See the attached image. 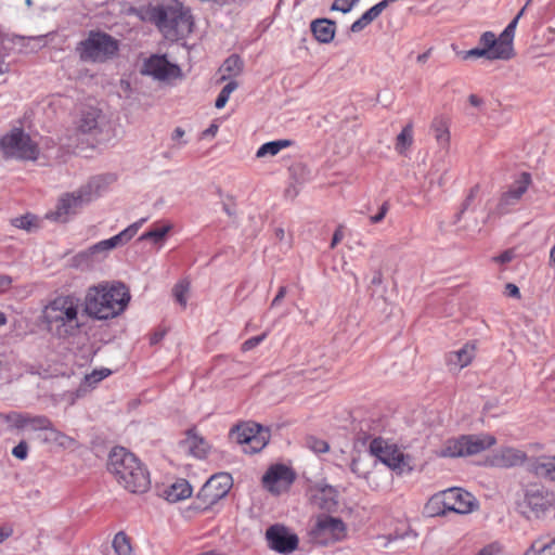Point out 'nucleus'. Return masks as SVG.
Returning a JSON list of instances; mask_svg holds the SVG:
<instances>
[{"label":"nucleus","instance_id":"22","mask_svg":"<svg viewBox=\"0 0 555 555\" xmlns=\"http://www.w3.org/2000/svg\"><path fill=\"white\" fill-rule=\"evenodd\" d=\"M181 447L189 455L196 459H205L210 450L209 443L198 435L195 428L186 431L185 438L181 441Z\"/></svg>","mask_w":555,"mask_h":555},{"label":"nucleus","instance_id":"55","mask_svg":"<svg viewBox=\"0 0 555 555\" xmlns=\"http://www.w3.org/2000/svg\"><path fill=\"white\" fill-rule=\"evenodd\" d=\"M218 129H219V127L217 124H211L206 130L203 131L202 138H207V137L214 138L217 134Z\"/></svg>","mask_w":555,"mask_h":555},{"label":"nucleus","instance_id":"9","mask_svg":"<svg viewBox=\"0 0 555 555\" xmlns=\"http://www.w3.org/2000/svg\"><path fill=\"white\" fill-rule=\"evenodd\" d=\"M495 438L491 435L481 436H461L459 438L448 439L442 448L437 452L440 457L468 456L482 452L494 446Z\"/></svg>","mask_w":555,"mask_h":555},{"label":"nucleus","instance_id":"50","mask_svg":"<svg viewBox=\"0 0 555 555\" xmlns=\"http://www.w3.org/2000/svg\"><path fill=\"white\" fill-rule=\"evenodd\" d=\"M350 469L353 474H356L358 477H361V478H365L367 479L369 478V475L367 473L365 472H362L360 469V460L359 459H353L351 464H350Z\"/></svg>","mask_w":555,"mask_h":555},{"label":"nucleus","instance_id":"29","mask_svg":"<svg viewBox=\"0 0 555 555\" xmlns=\"http://www.w3.org/2000/svg\"><path fill=\"white\" fill-rule=\"evenodd\" d=\"M524 555H555V537L534 540Z\"/></svg>","mask_w":555,"mask_h":555},{"label":"nucleus","instance_id":"49","mask_svg":"<svg viewBox=\"0 0 555 555\" xmlns=\"http://www.w3.org/2000/svg\"><path fill=\"white\" fill-rule=\"evenodd\" d=\"M514 256V251L508 249L503 251L501 255L493 257V261L498 263H507L513 260Z\"/></svg>","mask_w":555,"mask_h":555},{"label":"nucleus","instance_id":"11","mask_svg":"<svg viewBox=\"0 0 555 555\" xmlns=\"http://www.w3.org/2000/svg\"><path fill=\"white\" fill-rule=\"evenodd\" d=\"M232 440L243 446L245 453L261 451L268 443L270 434L267 428L254 422H245L236 425L230 431Z\"/></svg>","mask_w":555,"mask_h":555},{"label":"nucleus","instance_id":"40","mask_svg":"<svg viewBox=\"0 0 555 555\" xmlns=\"http://www.w3.org/2000/svg\"><path fill=\"white\" fill-rule=\"evenodd\" d=\"M12 224L15 228L30 231L33 228L38 227V219L35 216L27 214L25 216L14 218L12 220Z\"/></svg>","mask_w":555,"mask_h":555},{"label":"nucleus","instance_id":"51","mask_svg":"<svg viewBox=\"0 0 555 555\" xmlns=\"http://www.w3.org/2000/svg\"><path fill=\"white\" fill-rule=\"evenodd\" d=\"M343 238H344L343 225H339L333 234V238L331 242V248H335L341 242Z\"/></svg>","mask_w":555,"mask_h":555},{"label":"nucleus","instance_id":"7","mask_svg":"<svg viewBox=\"0 0 555 555\" xmlns=\"http://www.w3.org/2000/svg\"><path fill=\"white\" fill-rule=\"evenodd\" d=\"M0 150L4 158L35 162L40 155L37 142L22 128H13L4 134L0 140Z\"/></svg>","mask_w":555,"mask_h":555},{"label":"nucleus","instance_id":"2","mask_svg":"<svg viewBox=\"0 0 555 555\" xmlns=\"http://www.w3.org/2000/svg\"><path fill=\"white\" fill-rule=\"evenodd\" d=\"M143 22L155 24L167 38H176L192 31L190 10L178 0H168L162 5H146L133 10Z\"/></svg>","mask_w":555,"mask_h":555},{"label":"nucleus","instance_id":"3","mask_svg":"<svg viewBox=\"0 0 555 555\" xmlns=\"http://www.w3.org/2000/svg\"><path fill=\"white\" fill-rule=\"evenodd\" d=\"M129 300V289L122 283L102 282L88 288L85 311L93 319L107 320L124 312Z\"/></svg>","mask_w":555,"mask_h":555},{"label":"nucleus","instance_id":"32","mask_svg":"<svg viewBox=\"0 0 555 555\" xmlns=\"http://www.w3.org/2000/svg\"><path fill=\"white\" fill-rule=\"evenodd\" d=\"M413 144V125L410 122L403 127L396 138L395 149L398 154H404Z\"/></svg>","mask_w":555,"mask_h":555},{"label":"nucleus","instance_id":"28","mask_svg":"<svg viewBox=\"0 0 555 555\" xmlns=\"http://www.w3.org/2000/svg\"><path fill=\"white\" fill-rule=\"evenodd\" d=\"M25 428H30L34 431L53 430L55 433L56 439L57 438H61L62 440L67 439V437L65 435L54 430L52 422L47 416H43V415L33 416V415L26 413Z\"/></svg>","mask_w":555,"mask_h":555},{"label":"nucleus","instance_id":"33","mask_svg":"<svg viewBox=\"0 0 555 555\" xmlns=\"http://www.w3.org/2000/svg\"><path fill=\"white\" fill-rule=\"evenodd\" d=\"M431 129L434 131L437 142L442 146H448L450 143L449 124L443 118H436L433 121Z\"/></svg>","mask_w":555,"mask_h":555},{"label":"nucleus","instance_id":"18","mask_svg":"<svg viewBox=\"0 0 555 555\" xmlns=\"http://www.w3.org/2000/svg\"><path fill=\"white\" fill-rule=\"evenodd\" d=\"M141 73L160 81L178 79L182 76L178 65L170 63L165 55L156 54L144 62Z\"/></svg>","mask_w":555,"mask_h":555},{"label":"nucleus","instance_id":"25","mask_svg":"<svg viewBox=\"0 0 555 555\" xmlns=\"http://www.w3.org/2000/svg\"><path fill=\"white\" fill-rule=\"evenodd\" d=\"M192 495V487L186 479H178L165 491L164 496L168 502L175 503Z\"/></svg>","mask_w":555,"mask_h":555},{"label":"nucleus","instance_id":"53","mask_svg":"<svg viewBox=\"0 0 555 555\" xmlns=\"http://www.w3.org/2000/svg\"><path fill=\"white\" fill-rule=\"evenodd\" d=\"M12 279L9 275H0V293L8 291L11 287Z\"/></svg>","mask_w":555,"mask_h":555},{"label":"nucleus","instance_id":"24","mask_svg":"<svg viewBox=\"0 0 555 555\" xmlns=\"http://www.w3.org/2000/svg\"><path fill=\"white\" fill-rule=\"evenodd\" d=\"M101 115V109L96 107L88 106L82 108L77 120V129L82 133H91L98 129Z\"/></svg>","mask_w":555,"mask_h":555},{"label":"nucleus","instance_id":"16","mask_svg":"<svg viewBox=\"0 0 555 555\" xmlns=\"http://www.w3.org/2000/svg\"><path fill=\"white\" fill-rule=\"evenodd\" d=\"M525 504L535 517H541L555 507V494L543 486L531 485L526 489Z\"/></svg>","mask_w":555,"mask_h":555},{"label":"nucleus","instance_id":"57","mask_svg":"<svg viewBox=\"0 0 555 555\" xmlns=\"http://www.w3.org/2000/svg\"><path fill=\"white\" fill-rule=\"evenodd\" d=\"M13 530L11 528H0V543H2L5 539L11 537Z\"/></svg>","mask_w":555,"mask_h":555},{"label":"nucleus","instance_id":"38","mask_svg":"<svg viewBox=\"0 0 555 555\" xmlns=\"http://www.w3.org/2000/svg\"><path fill=\"white\" fill-rule=\"evenodd\" d=\"M389 0H383L377 4L373 5L371 9L365 11L360 17L362 21L370 25L374 20H376L382 12L388 7Z\"/></svg>","mask_w":555,"mask_h":555},{"label":"nucleus","instance_id":"23","mask_svg":"<svg viewBox=\"0 0 555 555\" xmlns=\"http://www.w3.org/2000/svg\"><path fill=\"white\" fill-rule=\"evenodd\" d=\"M531 182L532 180L530 173L522 172L503 194L501 198L502 203L505 205H513L517 203L527 192Z\"/></svg>","mask_w":555,"mask_h":555},{"label":"nucleus","instance_id":"34","mask_svg":"<svg viewBox=\"0 0 555 555\" xmlns=\"http://www.w3.org/2000/svg\"><path fill=\"white\" fill-rule=\"evenodd\" d=\"M113 548L117 555H131L132 546L125 532L116 533L113 540Z\"/></svg>","mask_w":555,"mask_h":555},{"label":"nucleus","instance_id":"59","mask_svg":"<svg viewBox=\"0 0 555 555\" xmlns=\"http://www.w3.org/2000/svg\"><path fill=\"white\" fill-rule=\"evenodd\" d=\"M468 102L476 107L482 104V100L476 94H470L468 98Z\"/></svg>","mask_w":555,"mask_h":555},{"label":"nucleus","instance_id":"20","mask_svg":"<svg viewBox=\"0 0 555 555\" xmlns=\"http://www.w3.org/2000/svg\"><path fill=\"white\" fill-rule=\"evenodd\" d=\"M476 341H467L459 350L450 351L444 360L449 371H461L468 366L476 357Z\"/></svg>","mask_w":555,"mask_h":555},{"label":"nucleus","instance_id":"44","mask_svg":"<svg viewBox=\"0 0 555 555\" xmlns=\"http://www.w3.org/2000/svg\"><path fill=\"white\" fill-rule=\"evenodd\" d=\"M268 336V332L262 333L261 335L254 336L248 338L242 344L243 351H249L261 344Z\"/></svg>","mask_w":555,"mask_h":555},{"label":"nucleus","instance_id":"14","mask_svg":"<svg viewBox=\"0 0 555 555\" xmlns=\"http://www.w3.org/2000/svg\"><path fill=\"white\" fill-rule=\"evenodd\" d=\"M295 479L296 474L291 467L284 464H274L267 469L261 482L262 487L271 494L280 495L288 491Z\"/></svg>","mask_w":555,"mask_h":555},{"label":"nucleus","instance_id":"17","mask_svg":"<svg viewBox=\"0 0 555 555\" xmlns=\"http://www.w3.org/2000/svg\"><path fill=\"white\" fill-rule=\"evenodd\" d=\"M370 453L391 469H402L404 455L395 444L382 437L374 438L370 443Z\"/></svg>","mask_w":555,"mask_h":555},{"label":"nucleus","instance_id":"31","mask_svg":"<svg viewBox=\"0 0 555 555\" xmlns=\"http://www.w3.org/2000/svg\"><path fill=\"white\" fill-rule=\"evenodd\" d=\"M243 69V62L236 54L230 55L221 65V80H227L232 77H236Z\"/></svg>","mask_w":555,"mask_h":555},{"label":"nucleus","instance_id":"8","mask_svg":"<svg viewBox=\"0 0 555 555\" xmlns=\"http://www.w3.org/2000/svg\"><path fill=\"white\" fill-rule=\"evenodd\" d=\"M95 197L96 193L90 183L82 185L74 192L63 194L59 198L55 208L47 214V218L59 222H67L72 216L76 215Z\"/></svg>","mask_w":555,"mask_h":555},{"label":"nucleus","instance_id":"13","mask_svg":"<svg viewBox=\"0 0 555 555\" xmlns=\"http://www.w3.org/2000/svg\"><path fill=\"white\" fill-rule=\"evenodd\" d=\"M347 537V527L340 518L320 516L312 530L313 540L322 545L343 541Z\"/></svg>","mask_w":555,"mask_h":555},{"label":"nucleus","instance_id":"48","mask_svg":"<svg viewBox=\"0 0 555 555\" xmlns=\"http://www.w3.org/2000/svg\"><path fill=\"white\" fill-rule=\"evenodd\" d=\"M388 209H389L388 203H384L380 206L378 214H376L370 218L371 223L375 224V223L380 222L386 217Z\"/></svg>","mask_w":555,"mask_h":555},{"label":"nucleus","instance_id":"45","mask_svg":"<svg viewBox=\"0 0 555 555\" xmlns=\"http://www.w3.org/2000/svg\"><path fill=\"white\" fill-rule=\"evenodd\" d=\"M111 370L108 369H100V370H94L91 374L87 375L86 378L89 383H99L101 382L102 379L106 378L107 376L111 375Z\"/></svg>","mask_w":555,"mask_h":555},{"label":"nucleus","instance_id":"47","mask_svg":"<svg viewBox=\"0 0 555 555\" xmlns=\"http://www.w3.org/2000/svg\"><path fill=\"white\" fill-rule=\"evenodd\" d=\"M12 454L18 460H25L28 455V446L25 441H21L12 450Z\"/></svg>","mask_w":555,"mask_h":555},{"label":"nucleus","instance_id":"4","mask_svg":"<svg viewBox=\"0 0 555 555\" xmlns=\"http://www.w3.org/2000/svg\"><path fill=\"white\" fill-rule=\"evenodd\" d=\"M107 469L116 481L131 493H144L150 489L151 480L147 469L125 448L112 450Z\"/></svg>","mask_w":555,"mask_h":555},{"label":"nucleus","instance_id":"6","mask_svg":"<svg viewBox=\"0 0 555 555\" xmlns=\"http://www.w3.org/2000/svg\"><path fill=\"white\" fill-rule=\"evenodd\" d=\"M118 49V40L102 31H90L77 47L80 59L92 63H103L113 59Z\"/></svg>","mask_w":555,"mask_h":555},{"label":"nucleus","instance_id":"60","mask_svg":"<svg viewBox=\"0 0 555 555\" xmlns=\"http://www.w3.org/2000/svg\"><path fill=\"white\" fill-rule=\"evenodd\" d=\"M164 337V333H154L152 336H151V344L154 345V344H157L159 343Z\"/></svg>","mask_w":555,"mask_h":555},{"label":"nucleus","instance_id":"64","mask_svg":"<svg viewBox=\"0 0 555 555\" xmlns=\"http://www.w3.org/2000/svg\"><path fill=\"white\" fill-rule=\"evenodd\" d=\"M7 323V318L3 312H0V326L4 325Z\"/></svg>","mask_w":555,"mask_h":555},{"label":"nucleus","instance_id":"36","mask_svg":"<svg viewBox=\"0 0 555 555\" xmlns=\"http://www.w3.org/2000/svg\"><path fill=\"white\" fill-rule=\"evenodd\" d=\"M170 229H171L170 224H165L162 227H154L153 229L143 233L140 236V240L141 241L151 240V241L157 243L166 236V234L170 231Z\"/></svg>","mask_w":555,"mask_h":555},{"label":"nucleus","instance_id":"1","mask_svg":"<svg viewBox=\"0 0 555 555\" xmlns=\"http://www.w3.org/2000/svg\"><path fill=\"white\" fill-rule=\"evenodd\" d=\"M81 319V301L74 294H61L42 309V322L48 332L59 339L77 336L85 325Z\"/></svg>","mask_w":555,"mask_h":555},{"label":"nucleus","instance_id":"27","mask_svg":"<svg viewBox=\"0 0 555 555\" xmlns=\"http://www.w3.org/2000/svg\"><path fill=\"white\" fill-rule=\"evenodd\" d=\"M529 469L537 476L555 481V457H538L530 463Z\"/></svg>","mask_w":555,"mask_h":555},{"label":"nucleus","instance_id":"63","mask_svg":"<svg viewBox=\"0 0 555 555\" xmlns=\"http://www.w3.org/2000/svg\"><path fill=\"white\" fill-rule=\"evenodd\" d=\"M428 54H429V51L424 53V54L418 55L417 61L418 62H425L426 59L428 57Z\"/></svg>","mask_w":555,"mask_h":555},{"label":"nucleus","instance_id":"61","mask_svg":"<svg viewBox=\"0 0 555 555\" xmlns=\"http://www.w3.org/2000/svg\"><path fill=\"white\" fill-rule=\"evenodd\" d=\"M8 72V65L5 64L3 57L0 56V75H3Z\"/></svg>","mask_w":555,"mask_h":555},{"label":"nucleus","instance_id":"52","mask_svg":"<svg viewBox=\"0 0 555 555\" xmlns=\"http://www.w3.org/2000/svg\"><path fill=\"white\" fill-rule=\"evenodd\" d=\"M505 293L507 296L509 297H514V298H520V292H519V288L517 287V285L513 284V283H507L506 286H505Z\"/></svg>","mask_w":555,"mask_h":555},{"label":"nucleus","instance_id":"5","mask_svg":"<svg viewBox=\"0 0 555 555\" xmlns=\"http://www.w3.org/2000/svg\"><path fill=\"white\" fill-rule=\"evenodd\" d=\"M521 10L517 16L496 36L493 31H485L479 38V46L467 51H460L463 60L483 57L488 61L503 60L508 61L515 56L514 36Z\"/></svg>","mask_w":555,"mask_h":555},{"label":"nucleus","instance_id":"43","mask_svg":"<svg viewBox=\"0 0 555 555\" xmlns=\"http://www.w3.org/2000/svg\"><path fill=\"white\" fill-rule=\"evenodd\" d=\"M360 0H335L331 7L333 11L348 13Z\"/></svg>","mask_w":555,"mask_h":555},{"label":"nucleus","instance_id":"12","mask_svg":"<svg viewBox=\"0 0 555 555\" xmlns=\"http://www.w3.org/2000/svg\"><path fill=\"white\" fill-rule=\"evenodd\" d=\"M429 505H442V509L435 512L437 515L446 514L447 512L468 514L474 511L476 503L469 492L461 488H450L434 495L429 501Z\"/></svg>","mask_w":555,"mask_h":555},{"label":"nucleus","instance_id":"19","mask_svg":"<svg viewBox=\"0 0 555 555\" xmlns=\"http://www.w3.org/2000/svg\"><path fill=\"white\" fill-rule=\"evenodd\" d=\"M145 221H146V218H142L139 221L130 224L127 229H125L117 235H115L108 240H103V241L92 245L87 250V255L92 256V255H95L99 253H106V251H109V250L116 248L117 246L126 244L138 233L139 229L142 227V224Z\"/></svg>","mask_w":555,"mask_h":555},{"label":"nucleus","instance_id":"10","mask_svg":"<svg viewBox=\"0 0 555 555\" xmlns=\"http://www.w3.org/2000/svg\"><path fill=\"white\" fill-rule=\"evenodd\" d=\"M233 486V479L228 473L212 475L199 490L194 508L206 511L223 499Z\"/></svg>","mask_w":555,"mask_h":555},{"label":"nucleus","instance_id":"15","mask_svg":"<svg viewBox=\"0 0 555 555\" xmlns=\"http://www.w3.org/2000/svg\"><path fill=\"white\" fill-rule=\"evenodd\" d=\"M266 540L271 550L285 555L293 553L299 544L297 534L280 524L272 525L267 529Z\"/></svg>","mask_w":555,"mask_h":555},{"label":"nucleus","instance_id":"62","mask_svg":"<svg viewBox=\"0 0 555 555\" xmlns=\"http://www.w3.org/2000/svg\"><path fill=\"white\" fill-rule=\"evenodd\" d=\"M550 261L555 263V245L550 250Z\"/></svg>","mask_w":555,"mask_h":555},{"label":"nucleus","instance_id":"30","mask_svg":"<svg viewBox=\"0 0 555 555\" xmlns=\"http://www.w3.org/2000/svg\"><path fill=\"white\" fill-rule=\"evenodd\" d=\"M293 145L292 140L283 139V140H276V141H270L267 143H263L256 152L257 158H263L266 156H275L278 155L282 150L287 149Z\"/></svg>","mask_w":555,"mask_h":555},{"label":"nucleus","instance_id":"58","mask_svg":"<svg viewBox=\"0 0 555 555\" xmlns=\"http://www.w3.org/2000/svg\"><path fill=\"white\" fill-rule=\"evenodd\" d=\"M184 130L180 127H177L173 132H172V135H171V139L172 141H178L180 140L183 135H184Z\"/></svg>","mask_w":555,"mask_h":555},{"label":"nucleus","instance_id":"35","mask_svg":"<svg viewBox=\"0 0 555 555\" xmlns=\"http://www.w3.org/2000/svg\"><path fill=\"white\" fill-rule=\"evenodd\" d=\"M189 291H190V282L186 280H182V281L178 282L172 289V295H173L176 301L182 308L186 307Z\"/></svg>","mask_w":555,"mask_h":555},{"label":"nucleus","instance_id":"41","mask_svg":"<svg viewBox=\"0 0 555 555\" xmlns=\"http://www.w3.org/2000/svg\"><path fill=\"white\" fill-rule=\"evenodd\" d=\"M237 88V82L236 81H233L231 80L230 82H228L223 88L222 90L220 91L217 100H216V107L217 108H223L227 104V102L229 101V98L231 95V93L236 90Z\"/></svg>","mask_w":555,"mask_h":555},{"label":"nucleus","instance_id":"56","mask_svg":"<svg viewBox=\"0 0 555 555\" xmlns=\"http://www.w3.org/2000/svg\"><path fill=\"white\" fill-rule=\"evenodd\" d=\"M286 287L285 286H281L278 291V294L275 295V297L273 298L272 302H271V306H276L280 304V301L285 297L286 295Z\"/></svg>","mask_w":555,"mask_h":555},{"label":"nucleus","instance_id":"37","mask_svg":"<svg viewBox=\"0 0 555 555\" xmlns=\"http://www.w3.org/2000/svg\"><path fill=\"white\" fill-rule=\"evenodd\" d=\"M389 0H383L377 4L373 5L371 9L365 11L360 17L362 21L370 25L374 20H376L382 12L388 7Z\"/></svg>","mask_w":555,"mask_h":555},{"label":"nucleus","instance_id":"42","mask_svg":"<svg viewBox=\"0 0 555 555\" xmlns=\"http://www.w3.org/2000/svg\"><path fill=\"white\" fill-rule=\"evenodd\" d=\"M308 447L315 453H325L328 451L330 446L325 440L310 437L307 440Z\"/></svg>","mask_w":555,"mask_h":555},{"label":"nucleus","instance_id":"39","mask_svg":"<svg viewBox=\"0 0 555 555\" xmlns=\"http://www.w3.org/2000/svg\"><path fill=\"white\" fill-rule=\"evenodd\" d=\"M0 417L7 422L10 427L15 429H24L25 428V418L26 413L11 412L4 415H0Z\"/></svg>","mask_w":555,"mask_h":555},{"label":"nucleus","instance_id":"21","mask_svg":"<svg viewBox=\"0 0 555 555\" xmlns=\"http://www.w3.org/2000/svg\"><path fill=\"white\" fill-rule=\"evenodd\" d=\"M527 454L515 448H502L489 457V464L494 467L511 468L522 465Z\"/></svg>","mask_w":555,"mask_h":555},{"label":"nucleus","instance_id":"54","mask_svg":"<svg viewBox=\"0 0 555 555\" xmlns=\"http://www.w3.org/2000/svg\"><path fill=\"white\" fill-rule=\"evenodd\" d=\"M366 23L362 21V17H359L351 24L350 30L352 33H360L366 27Z\"/></svg>","mask_w":555,"mask_h":555},{"label":"nucleus","instance_id":"26","mask_svg":"<svg viewBox=\"0 0 555 555\" xmlns=\"http://www.w3.org/2000/svg\"><path fill=\"white\" fill-rule=\"evenodd\" d=\"M311 31L319 42L328 43L335 36V23L326 18L315 20L311 23Z\"/></svg>","mask_w":555,"mask_h":555},{"label":"nucleus","instance_id":"46","mask_svg":"<svg viewBox=\"0 0 555 555\" xmlns=\"http://www.w3.org/2000/svg\"><path fill=\"white\" fill-rule=\"evenodd\" d=\"M501 551V545L498 542H493L483 546L476 555H499Z\"/></svg>","mask_w":555,"mask_h":555}]
</instances>
